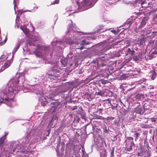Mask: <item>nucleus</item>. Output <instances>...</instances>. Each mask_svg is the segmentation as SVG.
Instances as JSON below:
<instances>
[{
    "label": "nucleus",
    "instance_id": "52",
    "mask_svg": "<svg viewBox=\"0 0 157 157\" xmlns=\"http://www.w3.org/2000/svg\"><path fill=\"white\" fill-rule=\"evenodd\" d=\"M13 3L14 4V7H15V6L16 5V0H14V1H13ZM14 10L15 11V7L14 8Z\"/></svg>",
    "mask_w": 157,
    "mask_h": 157
},
{
    "label": "nucleus",
    "instance_id": "13",
    "mask_svg": "<svg viewBox=\"0 0 157 157\" xmlns=\"http://www.w3.org/2000/svg\"><path fill=\"white\" fill-rule=\"evenodd\" d=\"M47 98L46 97H42L40 98L39 100L42 106H45L48 103L46 99Z\"/></svg>",
    "mask_w": 157,
    "mask_h": 157
},
{
    "label": "nucleus",
    "instance_id": "64",
    "mask_svg": "<svg viewBox=\"0 0 157 157\" xmlns=\"http://www.w3.org/2000/svg\"><path fill=\"white\" fill-rule=\"evenodd\" d=\"M70 55H71H71H72V54H71V53H70Z\"/></svg>",
    "mask_w": 157,
    "mask_h": 157
},
{
    "label": "nucleus",
    "instance_id": "42",
    "mask_svg": "<svg viewBox=\"0 0 157 157\" xmlns=\"http://www.w3.org/2000/svg\"><path fill=\"white\" fill-rule=\"evenodd\" d=\"M141 2V0H136V1L134 2V3L137 4H140Z\"/></svg>",
    "mask_w": 157,
    "mask_h": 157
},
{
    "label": "nucleus",
    "instance_id": "53",
    "mask_svg": "<svg viewBox=\"0 0 157 157\" xmlns=\"http://www.w3.org/2000/svg\"><path fill=\"white\" fill-rule=\"evenodd\" d=\"M79 44V43H76V45L75 46V48H76V46H78V47H80V45Z\"/></svg>",
    "mask_w": 157,
    "mask_h": 157
},
{
    "label": "nucleus",
    "instance_id": "43",
    "mask_svg": "<svg viewBox=\"0 0 157 157\" xmlns=\"http://www.w3.org/2000/svg\"><path fill=\"white\" fill-rule=\"evenodd\" d=\"M111 31L115 34H117L118 33V32L115 29L112 30Z\"/></svg>",
    "mask_w": 157,
    "mask_h": 157
},
{
    "label": "nucleus",
    "instance_id": "8",
    "mask_svg": "<svg viewBox=\"0 0 157 157\" xmlns=\"http://www.w3.org/2000/svg\"><path fill=\"white\" fill-rule=\"evenodd\" d=\"M91 37H86L85 40H83L80 44H79L80 45V47H78L76 46V48L77 49H80L81 50H82L84 48V46L85 45H87L89 44L90 42L88 41V40L89 39H91Z\"/></svg>",
    "mask_w": 157,
    "mask_h": 157
},
{
    "label": "nucleus",
    "instance_id": "51",
    "mask_svg": "<svg viewBox=\"0 0 157 157\" xmlns=\"http://www.w3.org/2000/svg\"><path fill=\"white\" fill-rule=\"evenodd\" d=\"M77 109V107L76 106L73 107V108H72V110H74L76 109Z\"/></svg>",
    "mask_w": 157,
    "mask_h": 157
},
{
    "label": "nucleus",
    "instance_id": "15",
    "mask_svg": "<svg viewBox=\"0 0 157 157\" xmlns=\"http://www.w3.org/2000/svg\"><path fill=\"white\" fill-rule=\"evenodd\" d=\"M148 20V19L147 18L144 17L141 21L140 25H139L138 27L140 29L142 27H143L146 25V23Z\"/></svg>",
    "mask_w": 157,
    "mask_h": 157
},
{
    "label": "nucleus",
    "instance_id": "12",
    "mask_svg": "<svg viewBox=\"0 0 157 157\" xmlns=\"http://www.w3.org/2000/svg\"><path fill=\"white\" fill-rule=\"evenodd\" d=\"M62 94V97L66 100H68V94L69 93V91L67 90H64L61 92Z\"/></svg>",
    "mask_w": 157,
    "mask_h": 157
},
{
    "label": "nucleus",
    "instance_id": "58",
    "mask_svg": "<svg viewBox=\"0 0 157 157\" xmlns=\"http://www.w3.org/2000/svg\"><path fill=\"white\" fill-rule=\"evenodd\" d=\"M82 152L83 153V154H84V152L85 151V150L83 149L82 148V149L81 150Z\"/></svg>",
    "mask_w": 157,
    "mask_h": 157
},
{
    "label": "nucleus",
    "instance_id": "30",
    "mask_svg": "<svg viewBox=\"0 0 157 157\" xmlns=\"http://www.w3.org/2000/svg\"><path fill=\"white\" fill-rule=\"evenodd\" d=\"M139 31L140 33V36L144 35L146 34V33L145 29L141 30Z\"/></svg>",
    "mask_w": 157,
    "mask_h": 157
},
{
    "label": "nucleus",
    "instance_id": "45",
    "mask_svg": "<svg viewBox=\"0 0 157 157\" xmlns=\"http://www.w3.org/2000/svg\"><path fill=\"white\" fill-rule=\"evenodd\" d=\"M156 19H157V13L154 14L153 16L154 21H155Z\"/></svg>",
    "mask_w": 157,
    "mask_h": 157
},
{
    "label": "nucleus",
    "instance_id": "37",
    "mask_svg": "<svg viewBox=\"0 0 157 157\" xmlns=\"http://www.w3.org/2000/svg\"><path fill=\"white\" fill-rule=\"evenodd\" d=\"M128 77L127 75L124 74L121 76V79H125Z\"/></svg>",
    "mask_w": 157,
    "mask_h": 157
},
{
    "label": "nucleus",
    "instance_id": "25",
    "mask_svg": "<svg viewBox=\"0 0 157 157\" xmlns=\"http://www.w3.org/2000/svg\"><path fill=\"white\" fill-rule=\"evenodd\" d=\"M135 41L137 42V44L141 45L143 43L144 39L143 38H139L137 40H135Z\"/></svg>",
    "mask_w": 157,
    "mask_h": 157
},
{
    "label": "nucleus",
    "instance_id": "38",
    "mask_svg": "<svg viewBox=\"0 0 157 157\" xmlns=\"http://www.w3.org/2000/svg\"><path fill=\"white\" fill-rule=\"evenodd\" d=\"M81 117L82 119L84 120L85 121H86V117L85 115L84 114H81Z\"/></svg>",
    "mask_w": 157,
    "mask_h": 157
},
{
    "label": "nucleus",
    "instance_id": "55",
    "mask_svg": "<svg viewBox=\"0 0 157 157\" xmlns=\"http://www.w3.org/2000/svg\"><path fill=\"white\" fill-rule=\"evenodd\" d=\"M21 151H22L21 150ZM13 151L14 152L15 151H16L17 152H19V151H21V150L20 151H18V150L16 151V148H15V149H13Z\"/></svg>",
    "mask_w": 157,
    "mask_h": 157
},
{
    "label": "nucleus",
    "instance_id": "5",
    "mask_svg": "<svg viewBox=\"0 0 157 157\" xmlns=\"http://www.w3.org/2000/svg\"><path fill=\"white\" fill-rule=\"evenodd\" d=\"M48 75V78L51 80H56L58 79L59 77V68L56 66H54L51 69Z\"/></svg>",
    "mask_w": 157,
    "mask_h": 157
},
{
    "label": "nucleus",
    "instance_id": "2",
    "mask_svg": "<svg viewBox=\"0 0 157 157\" xmlns=\"http://www.w3.org/2000/svg\"><path fill=\"white\" fill-rule=\"evenodd\" d=\"M25 80L24 74H21L18 76V79L14 78L10 80L6 86L2 87L1 91L0 97L3 100H10L12 99L15 95L19 91L20 88L18 86V83L21 81L22 82Z\"/></svg>",
    "mask_w": 157,
    "mask_h": 157
},
{
    "label": "nucleus",
    "instance_id": "33",
    "mask_svg": "<svg viewBox=\"0 0 157 157\" xmlns=\"http://www.w3.org/2000/svg\"><path fill=\"white\" fill-rule=\"evenodd\" d=\"M103 26H99L98 30L97 31V32H102L104 31L105 30L103 29Z\"/></svg>",
    "mask_w": 157,
    "mask_h": 157
},
{
    "label": "nucleus",
    "instance_id": "44",
    "mask_svg": "<svg viewBox=\"0 0 157 157\" xmlns=\"http://www.w3.org/2000/svg\"><path fill=\"white\" fill-rule=\"evenodd\" d=\"M59 0H55L52 4H54V5L55 4H58L59 3Z\"/></svg>",
    "mask_w": 157,
    "mask_h": 157
},
{
    "label": "nucleus",
    "instance_id": "40",
    "mask_svg": "<svg viewBox=\"0 0 157 157\" xmlns=\"http://www.w3.org/2000/svg\"><path fill=\"white\" fill-rule=\"evenodd\" d=\"M85 95L86 96L87 98H89V97H90V98H91L90 97V94H89L88 92L85 93Z\"/></svg>",
    "mask_w": 157,
    "mask_h": 157
},
{
    "label": "nucleus",
    "instance_id": "16",
    "mask_svg": "<svg viewBox=\"0 0 157 157\" xmlns=\"http://www.w3.org/2000/svg\"><path fill=\"white\" fill-rule=\"evenodd\" d=\"M78 153H76L75 151H74L73 154H71L67 152L65 156V157H77Z\"/></svg>",
    "mask_w": 157,
    "mask_h": 157
},
{
    "label": "nucleus",
    "instance_id": "29",
    "mask_svg": "<svg viewBox=\"0 0 157 157\" xmlns=\"http://www.w3.org/2000/svg\"><path fill=\"white\" fill-rule=\"evenodd\" d=\"M75 34L76 33V35H77V36L79 35H85V34H86L87 33H84L83 32H75Z\"/></svg>",
    "mask_w": 157,
    "mask_h": 157
},
{
    "label": "nucleus",
    "instance_id": "20",
    "mask_svg": "<svg viewBox=\"0 0 157 157\" xmlns=\"http://www.w3.org/2000/svg\"><path fill=\"white\" fill-rule=\"evenodd\" d=\"M133 133V136L135 138V140H136L138 139V137L140 135V133L136 131H132Z\"/></svg>",
    "mask_w": 157,
    "mask_h": 157
},
{
    "label": "nucleus",
    "instance_id": "35",
    "mask_svg": "<svg viewBox=\"0 0 157 157\" xmlns=\"http://www.w3.org/2000/svg\"><path fill=\"white\" fill-rule=\"evenodd\" d=\"M151 121L152 122H155V123H157V118H152L150 119Z\"/></svg>",
    "mask_w": 157,
    "mask_h": 157
},
{
    "label": "nucleus",
    "instance_id": "48",
    "mask_svg": "<svg viewBox=\"0 0 157 157\" xmlns=\"http://www.w3.org/2000/svg\"><path fill=\"white\" fill-rule=\"evenodd\" d=\"M4 133H5V135H4L3 136V137H5V138L6 139V136L9 133L8 132H5Z\"/></svg>",
    "mask_w": 157,
    "mask_h": 157
},
{
    "label": "nucleus",
    "instance_id": "32",
    "mask_svg": "<svg viewBox=\"0 0 157 157\" xmlns=\"http://www.w3.org/2000/svg\"><path fill=\"white\" fill-rule=\"evenodd\" d=\"M21 29L23 31L24 33L25 34L27 33L28 32L27 30L26 29L25 27L23 26H21L20 27Z\"/></svg>",
    "mask_w": 157,
    "mask_h": 157
},
{
    "label": "nucleus",
    "instance_id": "18",
    "mask_svg": "<svg viewBox=\"0 0 157 157\" xmlns=\"http://www.w3.org/2000/svg\"><path fill=\"white\" fill-rule=\"evenodd\" d=\"M150 76L151 77L152 79L154 80L156 77V73L154 70L150 72Z\"/></svg>",
    "mask_w": 157,
    "mask_h": 157
},
{
    "label": "nucleus",
    "instance_id": "61",
    "mask_svg": "<svg viewBox=\"0 0 157 157\" xmlns=\"http://www.w3.org/2000/svg\"><path fill=\"white\" fill-rule=\"evenodd\" d=\"M26 134H27V135L29 134V136H30V135H29V133H26Z\"/></svg>",
    "mask_w": 157,
    "mask_h": 157
},
{
    "label": "nucleus",
    "instance_id": "22",
    "mask_svg": "<svg viewBox=\"0 0 157 157\" xmlns=\"http://www.w3.org/2000/svg\"><path fill=\"white\" fill-rule=\"evenodd\" d=\"M61 63L64 66H66L67 63V59L66 58H62L61 60Z\"/></svg>",
    "mask_w": 157,
    "mask_h": 157
},
{
    "label": "nucleus",
    "instance_id": "54",
    "mask_svg": "<svg viewBox=\"0 0 157 157\" xmlns=\"http://www.w3.org/2000/svg\"><path fill=\"white\" fill-rule=\"evenodd\" d=\"M154 87L153 86H150L149 87V88L150 89H154Z\"/></svg>",
    "mask_w": 157,
    "mask_h": 157
},
{
    "label": "nucleus",
    "instance_id": "56",
    "mask_svg": "<svg viewBox=\"0 0 157 157\" xmlns=\"http://www.w3.org/2000/svg\"><path fill=\"white\" fill-rule=\"evenodd\" d=\"M19 19V17H17L16 19V22L17 23V21H18Z\"/></svg>",
    "mask_w": 157,
    "mask_h": 157
},
{
    "label": "nucleus",
    "instance_id": "59",
    "mask_svg": "<svg viewBox=\"0 0 157 157\" xmlns=\"http://www.w3.org/2000/svg\"><path fill=\"white\" fill-rule=\"evenodd\" d=\"M105 131L106 132H107V130H106V126H105Z\"/></svg>",
    "mask_w": 157,
    "mask_h": 157
},
{
    "label": "nucleus",
    "instance_id": "28",
    "mask_svg": "<svg viewBox=\"0 0 157 157\" xmlns=\"http://www.w3.org/2000/svg\"><path fill=\"white\" fill-rule=\"evenodd\" d=\"M120 141L121 140V139L120 137L119 136L117 135L116 136L113 138V141Z\"/></svg>",
    "mask_w": 157,
    "mask_h": 157
},
{
    "label": "nucleus",
    "instance_id": "31",
    "mask_svg": "<svg viewBox=\"0 0 157 157\" xmlns=\"http://www.w3.org/2000/svg\"><path fill=\"white\" fill-rule=\"evenodd\" d=\"M114 149H115L114 147H113L112 148L110 156L114 157Z\"/></svg>",
    "mask_w": 157,
    "mask_h": 157
},
{
    "label": "nucleus",
    "instance_id": "49",
    "mask_svg": "<svg viewBox=\"0 0 157 157\" xmlns=\"http://www.w3.org/2000/svg\"><path fill=\"white\" fill-rule=\"evenodd\" d=\"M131 50L130 48H128L127 50V52L128 54H130L131 53Z\"/></svg>",
    "mask_w": 157,
    "mask_h": 157
},
{
    "label": "nucleus",
    "instance_id": "9",
    "mask_svg": "<svg viewBox=\"0 0 157 157\" xmlns=\"http://www.w3.org/2000/svg\"><path fill=\"white\" fill-rule=\"evenodd\" d=\"M7 141L5 137H2L0 139V152L2 153L3 152L5 153L6 151L4 148L3 147L5 143Z\"/></svg>",
    "mask_w": 157,
    "mask_h": 157
},
{
    "label": "nucleus",
    "instance_id": "63",
    "mask_svg": "<svg viewBox=\"0 0 157 157\" xmlns=\"http://www.w3.org/2000/svg\"><path fill=\"white\" fill-rule=\"evenodd\" d=\"M29 45H31V44H30V43H29Z\"/></svg>",
    "mask_w": 157,
    "mask_h": 157
},
{
    "label": "nucleus",
    "instance_id": "23",
    "mask_svg": "<svg viewBox=\"0 0 157 157\" xmlns=\"http://www.w3.org/2000/svg\"><path fill=\"white\" fill-rule=\"evenodd\" d=\"M75 94V93L74 92H73V93H72V90H69V93L68 94V99H69L71 101V99L73 98Z\"/></svg>",
    "mask_w": 157,
    "mask_h": 157
},
{
    "label": "nucleus",
    "instance_id": "41",
    "mask_svg": "<svg viewBox=\"0 0 157 157\" xmlns=\"http://www.w3.org/2000/svg\"><path fill=\"white\" fill-rule=\"evenodd\" d=\"M2 40V38L0 36V44L3 45L6 42L5 41V40H4V41L3 42V41Z\"/></svg>",
    "mask_w": 157,
    "mask_h": 157
},
{
    "label": "nucleus",
    "instance_id": "11",
    "mask_svg": "<svg viewBox=\"0 0 157 157\" xmlns=\"http://www.w3.org/2000/svg\"><path fill=\"white\" fill-rule=\"evenodd\" d=\"M12 62L11 60H8L5 63L3 66H2L0 70V72L4 71L6 68L9 67Z\"/></svg>",
    "mask_w": 157,
    "mask_h": 157
},
{
    "label": "nucleus",
    "instance_id": "10",
    "mask_svg": "<svg viewBox=\"0 0 157 157\" xmlns=\"http://www.w3.org/2000/svg\"><path fill=\"white\" fill-rule=\"evenodd\" d=\"M105 55L99 57L98 59V64L99 67H103L106 65Z\"/></svg>",
    "mask_w": 157,
    "mask_h": 157
},
{
    "label": "nucleus",
    "instance_id": "60",
    "mask_svg": "<svg viewBox=\"0 0 157 157\" xmlns=\"http://www.w3.org/2000/svg\"><path fill=\"white\" fill-rule=\"evenodd\" d=\"M130 43H128V45H130Z\"/></svg>",
    "mask_w": 157,
    "mask_h": 157
},
{
    "label": "nucleus",
    "instance_id": "21",
    "mask_svg": "<svg viewBox=\"0 0 157 157\" xmlns=\"http://www.w3.org/2000/svg\"><path fill=\"white\" fill-rule=\"evenodd\" d=\"M64 149L63 148L62 146L61 147V152H59L58 150L57 149L56 150V151L57 153V156L59 157H62L63 155V151H64Z\"/></svg>",
    "mask_w": 157,
    "mask_h": 157
},
{
    "label": "nucleus",
    "instance_id": "19",
    "mask_svg": "<svg viewBox=\"0 0 157 157\" xmlns=\"http://www.w3.org/2000/svg\"><path fill=\"white\" fill-rule=\"evenodd\" d=\"M21 44V43L20 41H18L17 44H16L15 47L13 49V53H15L17 51L19 47L20 46Z\"/></svg>",
    "mask_w": 157,
    "mask_h": 157
},
{
    "label": "nucleus",
    "instance_id": "46",
    "mask_svg": "<svg viewBox=\"0 0 157 157\" xmlns=\"http://www.w3.org/2000/svg\"><path fill=\"white\" fill-rule=\"evenodd\" d=\"M146 151H147V155H145V156L147 157H149L150 156V152L149 151V150L148 149L147 150H146Z\"/></svg>",
    "mask_w": 157,
    "mask_h": 157
},
{
    "label": "nucleus",
    "instance_id": "26",
    "mask_svg": "<svg viewBox=\"0 0 157 157\" xmlns=\"http://www.w3.org/2000/svg\"><path fill=\"white\" fill-rule=\"evenodd\" d=\"M8 58L7 54L4 53L0 57V61H3Z\"/></svg>",
    "mask_w": 157,
    "mask_h": 157
},
{
    "label": "nucleus",
    "instance_id": "24",
    "mask_svg": "<svg viewBox=\"0 0 157 157\" xmlns=\"http://www.w3.org/2000/svg\"><path fill=\"white\" fill-rule=\"evenodd\" d=\"M144 97V95L143 94H137L135 96L136 99L138 100H140L141 98H143Z\"/></svg>",
    "mask_w": 157,
    "mask_h": 157
},
{
    "label": "nucleus",
    "instance_id": "47",
    "mask_svg": "<svg viewBox=\"0 0 157 157\" xmlns=\"http://www.w3.org/2000/svg\"><path fill=\"white\" fill-rule=\"evenodd\" d=\"M126 24L127 25H128V28H129L130 27V25H131L132 24L131 22H129V21H127L126 22Z\"/></svg>",
    "mask_w": 157,
    "mask_h": 157
},
{
    "label": "nucleus",
    "instance_id": "36",
    "mask_svg": "<svg viewBox=\"0 0 157 157\" xmlns=\"http://www.w3.org/2000/svg\"><path fill=\"white\" fill-rule=\"evenodd\" d=\"M144 4H146V1L145 0L142 1V0H141V5L142 6V7H145L147 6H146L144 5Z\"/></svg>",
    "mask_w": 157,
    "mask_h": 157
},
{
    "label": "nucleus",
    "instance_id": "7",
    "mask_svg": "<svg viewBox=\"0 0 157 157\" xmlns=\"http://www.w3.org/2000/svg\"><path fill=\"white\" fill-rule=\"evenodd\" d=\"M103 46H100L99 48V49H100V50L96 52L97 55H98V56H100L101 55H103V54L105 51L111 48V46L110 45H108L107 44L106 45V47H105L103 48Z\"/></svg>",
    "mask_w": 157,
    "mask_h": 157
},
{
    "label": "nucleus",
    "instance_id": "50",
    "mask_svg": "<svg viewBox=\"0 0 157 157\" xmlns=\"http://www.w3.org/2000/svg\"><path fill=\"white\" fill-rule=\"evenodd\" d=\"M135 53V51L134 50H132L131 51V53H130V54L131 55H133Z\"/></svg>",
    "mask_w": 157,
    "mask_h": 157
},
{
    "label": "nucleus",
    "instance_id": "1",
    "mask_svg": "<svg viewBox=\"0 0 157 157\" xmlns=\"http://www.w3.org/2000/svg\"><path fill=\"white\" fill-rule=\"evenodd\" d=\"M76 29L75 27L73 25H69L65 40L61 41H57L56 39H55L52 43L53 52L50 50V48L48 46H39L36 51L34 52V54L37 57L46 59L47 56L49 54L50 56H52V54L55 51L62 49L64 48L66 44L72 43L73 40L77 38L76 36L73 34Z\"/></svg>",
    "mask_w": 157,
    "mask_h": 157
},
{
    "label": "nucleus",
    "instance_id": "39",
    "mask_svg": "<svg viewBox=\"0 0 157 157\" xmlns=\"http://www.w3.org/2000/svg\"><path fill=\"white\" fill-rule=\"evenodd\" d=\"M133 59L136 61H137L139 60V58L138 56H135L133 57Z\"/></svg>",
    "mask_w": 157,
    "mask_h": 157
},
{
    "label": "nucleus",
    "instance_id": "17",
    "mask_svg": "<svg viewBox=\"0 0 157 157\" xmlns=\"http://www.w3.org/2000/svg\"><path fill=\"white\" fill-rule=\"evenodd\" d=\"M100 157H105L106 156V150L105 148H103L100 150Z\"/></svg>",
    "mask_w": 157,
    "mask_h": 157
},
{
    "label": "nucleus",
    "instance_id": "62",
    "mask_svg": "<svg viewBox=\"0 0 157 157\" xmlns=\"http://www.w3.org/2000/svg\"><path fill=\"white\" fill-rule=\"evenodd\" d=\"M157 33V32H153V33Z\"/></svg>",
    "mask_w": 157,
    "mask_h": 157
},
{
    "label": "nucleus",
    "instance_id": "4",
    "mask_svg": "<svg viewBox=\"0 0 157 157\" xmlns=\"http://www.w3.org/2000/svg\"><path fill=\"white\" fill-rule=\"evenodd\" d=\"M124 144L125 146L124 147V150L127 151H132L135 146L133 142V138L131 137L126 138Z\"/></svg>",
    "mask_w": 157,
    "mask_h": 157
},
{
    "label": "nucleus",
    "instance_id": "14",
    "mask_svg": "<svg viewBox=\"0 0 157 157\" xmlns=\"http://www.w3.org/2000/svg\"><path fill=\"white\" fill-rule=\"evenodd\" d=\"M135 112L137 113L143 114L144 111L141 105L137 106L135 109Z\"/></svg>",
    "mask_w": 157,
    "mask_h": 157
},
{
    "label": "nucleus",
    "instance_id": "3",
    "mask_svg": "<svg viewBox=\"0 0 157 157\" xmlns=\"http://www.w3.org/2000/svg\"><path fill=\"white\" fill-rule=\"evenodd\" d=\"M98 0H84L79 5L78 2L76 1L73 6V10H77L79 11L86 10L93 6Z\"/></svg>",
    "mask_w": 157,
    "mask_h": 157
},
{
    "label": "nucleus",
    "instance_id": "34",
    "mask_svg": "<svg viewBox=\"0 0 157 157\" xmlns=\"http://www.w3.org/2000/svg\"><path fill=\"white\" fill-rule=\"evenodd\" d=\"M29 137V134H28L27 135L26 137L25 138V139H27L25 142L26 144H28L30 140V138Z\"/></svg>",
    "mask_w": 157,
    "mask_h": 157
},
{
    "label": "nucleus",
    "instance_id": "27",
    "mask_svg": "<svg viewBox=\"0 0 157 157\" xmlns=\"http://www.w3.org/2000/svg\"><path fill=\"white\" fill-rule=\"evenodd\" d=\"M105 94V92L103 91H100L99 92H96L95 94L96 95H100L101 96H103Z\"/></svg>",
    "mask_w": 157,
    "mask_h": 157
},
{
    "label": "nucleus",
    "instance_id": "6",
    "mask_svg": "<svg viewBox=\"0 0 157 157\" xmlns=\"http://www.w3.org/2000/svg\"><path fill=\"white\" fill-rule=\"evenodd\" d=\"M52 105L51 106V108L49 111H50V112H58L59 111V109L61 107L59 103L58 102H55L52 103Z\"/></svg>",
    "mask_w": 157,
    "mask_h": 157
},
{
    "label": "nucleus",
    "instance_id": "57",
    "mask_svg": "<svg viewBox=\"0 0 157 157\" xmlns=\"http://www.w3.org/2000/svg\"><path fill=\"white\" fill-rule=\"evenodd\" d=\"M68 21L69 23H72V21L71 20H68Z\"/></svg>",
    "mask_w": 157,
    "mask_h": 157
}]
</instances>
